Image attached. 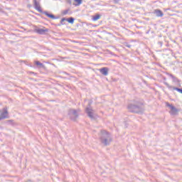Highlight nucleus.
Here are the masks:
<instances>
[{
    "label": "nucleus",
    "instance_id": "nucleus-4",
    "mask_svg": "<svg viewBox=\"0 0 182 182\" xmlns=\"http://www.w3.org/2000/svg\"><path fill=\"white\" fill-rule=\"evenodd\" d=\"M7 118H8V110H6V108H4L2 110H0V121Z\"/></svg>",
    "mask_w": 182,
    "mask_h": 182
},
{
    "label": "nucleus",
    "instance_id": "nucleus-16",
    "mask_svg": "<svg viewBox=\"0 0 182 182\" xmlns=\"http://www.w3.org/2000/svg\"><path fill=\"white\" fill-rule=\"evenodd\" d=\"M75 2H77L75 5V6H79V5H82V0H74Z\"/></svg>",
    "mask_w": 182,
    "mask_h": 182
},
{
    "label": "nucleus",
    "instance_id": "nucleus-8",
    "mask_svg": "<svg viewBox=\"0 0 182 182\" xmlns=\"http://www.w3.org/2000/svg\"><path fill=\"white\" fill-rule=\"evenodd\" d=\"M34 4V8L36 9V11H38V12H42V9H41V4L39 2L37 1H33Z\"/></svg>",
    "mask_w": 182,
    "mask_h": 182
},
{
    "label": "nucleus",
    "instance_id": "nucleus-1",
    "mask_svg": "<svg viewBox=\"0 0 182 182\" xmlns=\"http://www.w3.org/2000/svg\"><path fill=\"white\" fill-rule=\"evenodd\" d=\"M128 109L132 113H140L141 112V107L140 105L130 104L128 105Z\"/></svg>",
    "mask_w": 182,
    "mask_h": 182
},
{
    "label": "nucleus",
    "instance_id": "nucleus-12",
    "mask_svg": "<svg viewBox=\"0 0 182 182\" xmlns=\"http://www.w3.org/2000/svg\"><path fill=\"white\" fill-rule=\"evenodd\" d=\"M154 13H155V15L158 17H161L164 15L163 11L160 10H155Z\"/></svg>",
    "mask_w": 182,
    "mask_h": 182
},
{
    "label": "nucleus",
    "instance_id": "nucleus-2",
    "mask_svg": "<svg viewBox=\"0 0 182 182\" xmlns=\"http://www.w3.org/2000/svg\"><path fill=\"white\" fill-rule=\"evenodd\" d=\"M166 106L167 107H169V113L170 114H171V116H177V114H178V109H177L176 107L173 106L172 105H170L168 102H166Z\"/></svg>",
    "mask_w": 182,
    "mask_h": 182
},
{
    "label": "nucleus",
    "instance_id": "nucleus-11",
    "mask_svg": "<svg viewBox=\"0 0 182 182\" xmlns=\"http://www.w3.org/2000/svg\"><path fill=\"white\" fill-rule=\"evenodd\" d=\"M168 76H169V77H171L173 82H174V83H178V78L176 77L174 75H171V74H168L167 73Z\"/></svg>",
    "mask_w": 182,
    "mask_h": 182
},
{
    "label": "nucleus",
    "instance_id": "nucleus-7",
    "mask_svg": "<svg viewBox=\"0 0 182 182\" xmlns=\"http://www.w3.org/2000/svg\"><path fill=\"white\" fill-rule=\"evenodd\" d=\"M100 72L104 76H107V75H109V68H102L100 69Z\"/></svg>",
    "mask_w": 182,
    "mask_h": 182
},
{
    "label": "nucleus",
    "instance_id": "nucleus-5",
    "mask_svg": "<svg viewBox=\"0 0 182 182\" xmlns=\"http://www.w3.org/2000/svg\"><path fill=\"white\" fill-rule=\"evenodd\" d=\"M86 113L87 114L88 117H90V119H94V113H93V109L92 107H88L85 109Z\"/></svg>",
    "mask_w": 182,
    "mask_h": 182
},
{
    "label": "nucleus",
    "instance_id": "nucleus-23",
    "mask_svg": "<svg viewBox=\"0 0 182 182\" xmlns=\"http://www.w3.org/2000/svg\"><path fill=\"white\" fill-rule=\"evenodd\" d=\"M128 48H130V46H127Z\"/></svg>",
    "mask_w": 182,
    "mask_h": 182
},
{
    "label": "nucleus",
    "instance_id": "nucleus-22",
    "mask_svg": "<svg viewBox=\"0 0 182 182\" xmlns=\"http://www.w3.org/2000/svg\"><path fill=\"white\" fill-rule=\"evenodd\" d=\"M104 143H105V144H107V143H106V141Z\"/></svg>",
    "mask_w": 182,
    "mask_h": 182
},
{
    "label": "nucleus",
    "instance_id": "nucleus-9",
    "mask_svg": "<svg viewBox=\"0 0 182 182\" xmlns=\"http://www.w3.org/2000/svg\"><path fill=\"white\" fill-rule=\"evenodd\" d=\"M101 137H109L110 136V133L107 132L106 130H102L100 132Z\"/></svg>",
    "mask_w": 182,
    "mask_h": 182
},
{
    "label": "nucleus",
    "instance_id": "nucleus-10",
    "mask_svg": "<svg viewBox=\"0 0 182 182\" xmlns=\"http://www.w3.org/2000/svg\"><path fill=\"white\" fill-rule=\"evenodd\" d=\"M65 21H68V22H69V23H73V22H75V18H73V17H70L68 19L63 18L61 19V23H63V22H65Z\"/></svg>",
    "mask_w": 182,
    "mask_h": 182
},
{
    "label": "nucleus",
    "instance_id": "nucleus-6",
    "mask_svg": "<svg viewBox=\"0 0 182 182\" xmlns=\"http://www.w3.org/2000/svg\"><path fill=\"white\" fill-rule=\"evenodd\" d=\"M34 31L39 35H45L46 32H49V29L48 28H36Z\"/></svg>",
    "mask_w": 182,
    "mask_h": 182
},
{
    "label": "nucleus",
    "instance_id": "nucleus-15",
    "mask_svg": "<svg viewBox=\"0 0 182 182\" xmlns=\"http://www.w3.org/2000/svg\"><path fill=\"white\" fill-rule=\"evenodd\" d=\"M36 65H37V66H39L40 68H45V65H43V64L39 61H36Z\"/></svg>",
    "mask_w": 182,
    "mask_h": 182
},
{
    "label": "nucleus",
    "instance_id": "nucleus-18",
    "mask_svg": "<svg viewBox=\"0 0 182 182\" xmlns=\"http://www.w3.org/2000/svg\"><path fill=\"white\" fill-rule=\"evenodd\" d=\"M164 85H165L166 86H167V87H168V88L171 87V86H170V85H168V83H167V82H164Z\"/></svg>",
    "mask_w": 182,
    "mask_h": 182
},
{
    "label": "nucleus",
    "instance_id": "nucleus-14",
    "mask_svg": "<svg viewBox=\"0 0 182 182\" xmlns=\"http://www.w3.org/2000/svg\"><path fill=\"white\" fill-rule=\"evenodd\" d=\"M46 16L50 18L51 19H56V17L53 16V14H49L48 13H46Z\"/></svg>",
    "mask_w": 182,
    "mask_h": 182
},
{
    "label": "nucleus",
    "instance_id": "nucleus-21",
    "mask_svg": "<svg viewBox=\"0 0 182 182\" xmlns=\"http://www.w3.org/2000/svg\"><path fill=\"white\" fill-rule=\"evenodd\" d=\"M68 2L69 4H72V0H68Z\"/></svg>",
    "mask_w": 182,
    "mask_h": 182
},
{
    "label": "nucleus",
    "instance_id": "nucleus-24",
    "mask_svg": "<svg viewBox=\"0 0 182 182\" xmlns=\"http://www.w3.org/2000/svg\"><path fill=\"white\" fill-rule=\"evenodd\" d=\"M33 1H37L36 0H33Z\"/></svg>",
    "mask_w": 182,
    "mask_h": 182
},
{
    "label": "nucleus",
    "instance_id": "nucleus-13",
    "mask_svg": "<svg viewBox=\"0 0 182 182\" xmlns=\"http://www.w3.org/2000/svg\"><path fill=\"white\" fill-rule=\"evenodd\" d=\"M99 19H100V15H99V14L95 15L92 18V21H99Z\"/></svg>",
    "mask_w": 182,
    "mask_h": 182
},
{
    "label": "nucleus",
    "instance_id": "nucleus-19",
    "mask_svg": "<svg viewBox=\"0 0 182 182\" xmlns=\"http://www.w3.org/2000/svg\"><path fill=\"white\" fill-rule=\"evenodd\" d=\"M68 10L64 11H63V15H68Z\"/></svg>",
    "mask_w": 182,
    "mask_h": 182
},
{
    "label": "nucleus",
    "instance_id": "nucleus-3",
    "mask_svg": "<svg viewBox=\"0 0 182 182\" xmlns=\"http://www.w3.org/2000/svg\"><path fill=\"white\" fill-rule=\"evenodd\" d=\"M68 115L71 120H76V119H77V111L75 109H70L68 112Z\"/></svg>",
    "mask_w": 182,
    "mask_h": 182
},
{
    "label": "nucleus",
    "instance_id": "nucleus-17",
    "mask_svg": "<svg viewBox=\"0 0 182 182\" xmlns=\"http://www.w3.org/2000/svg\"><path fill=\"white\" fill-rule=\"evenodd\" d=\"M173 90H176V91L178 92L179 93H181V94H182V89H180V88H177V87H173Z\"/></svg>",
    "mask_w": 182,
    "mask_h": 182
},
{
    "label": "nucleus",
    "instance_id": "nucleus-20",
    "mask_svg": "<svg viewBox=\"0 0 182 182\" xmlns=\"http://www.w3.org/2000/svg\"><path fill=\"white\" fill-rule=\"evenodd\" d=\"M7 123H9V124L12 123V120H8V121H7Z\"/></svg>",
    "mask_w": 182,
    "mask_h": 182
}]
</instances>
